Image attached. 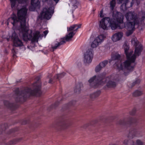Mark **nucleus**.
Instances as JSON below:
<instances>
[{"label": "nucleus", "mask_w": 145, "mask_h": 145, "mask_svg": "<svg viewBox=\"0 0 145 145\" xmlns=\"http://www.w3.org/2000/svg\"><path fill=\"white\" fill-rule=\"evenodd\" d=\"M22 139L21 138H15L9 141L5 144L6 145H14L20 141Z\"/></svg>", "instance_id": "393cba45"}, {"label": "nucleus", "mask_w": 145, "mask_h": 145, "mask_svg": "<svg viewBox=\"0 0 145 145\" xmlns=\"http://www.w3.org/2000/svg\"><path fill=\"white\" fill-rule=\"evenodd\" d=\"M26 123H24V122H23V124H26Z\"/></svg>", "instance_id": "680f3d73"}, {"label": "nucleus", "mask_w": 145, "mask_h": 145, "mask_svg": "<svg viewBox=\"0 0 145 145\" xmlns=\"http://www.w3.org/2000/svg\"><path fill=\"white\" fill-rule=\"evenodd\" d=\"M132 7L131 3L129 2L123 3L120 7V8L123 11L125 10L127 8H129Z\"/></svg>", "instance_id": "412c9836"}, {"label": "nucleus", "mask_w": 145, "mask_h": 145, "mask_svg": "<svg viewBox=\"0 0 145 145\" xmlns=\"http://www.w3.org/2000/svg\"><path fill=\"white\" fill-rule=\"evenodd\" d=\"M105 38L103 35H101L96 37L94 40L92 42L91 46L93 48H96L99 45V44L103 41Z\"/></svg>", "instance_id": "f8f14e48"}, {"label": "nucleus", "mask_w": 145, "mask_h": 145, "mask_svg": "<svg viewBox=\"0 0 145 145\" xmlns=\"http://www.w3.org/2000/svg\"><path fill=\"white\" fill-rule=\"evenodd\" d=\"M138 24H136V22H128L126 25V28L127 30H134L135 25H138Z\"/></svg>", "instance_id": "aec40b11"}, {"label": "nucleus", "mask_w": 145, "mask_h": 145, "mask_svg": "<svg viewBox=\"0 0 145 145\" xmlns=\"http://www.w3.org/2000/svg\"><path fill=\"white\" fill-rule=\"evenodd\" d=\"M118 25V22L110 20L108 17L103 18L100 21L99 27L104 30H107L108 27L110 26L112 30H115Z\"/></svg>", "instance_id": "39448f33"}, {"label": "nucleus", "mask_w": 145, "mask_h": 145, "mask_svg": "<svg viewBox=\"0 0 145 145\" xmlns=\"http://www.w3.org/2000/svg\"><path fill=\"white\" fill-rule=\"evenodd\" d=\"M115 80H116V79H114Z\"/></svg>", "instance_id": "69168bd1"}, {"label": "nucleus", "mask_w": 145, "mask_h": 145, "mask_svg": "<svg viewBox=\"0 0 145 145\" xmlns=\"http://www.w3.org/2000/svg\"><path fill=\"white\" fill-rule=\"evenodd\" d=\"M8 19H9V18L8 19V20H7V22H8L7 23V25H8V23H9V22H10V23H11V24L13 25L12 24L11 22H10V21H8Z\"/></svg>", "instance_id": "13d9d810"}, {"label": "nucleus", "mask_w": 145, "mask_h": 145, "mask_svg": "<svg viewBox=\"0 0 145 145\" xmlns=\"http://www.w3.org/2000/svg\"><path fill=\"white\" fill-rule=\"evenodd\" d=\"M47 2V3H51L52 2V0H45ZM57 4L60 0H53Z\"/></svg>", "instance_id": "37998d69"}, {"label": "nucleus", "mask_w": 145, "mask_h": 145, "mask_svg": "<svg viewBox=\"0 0 145 145\" xmlns=\"http://www.w3.org/2000/svg\"><path fill=\"white\" fill-rule=\"evenodd\" d=\"M112 61H115V64L117 67V65H120L121 63V59L120 55L117 52L113 53L111 55V59L110 62Z\"/></svg>", "instance_id": "9b49d317"}, {"label": "nucleus", "mask_w": 145, "mask_h": 145, "mask_svg": "<svg viewBox=\"0 0 145 145\" xmlns=\"http://www.w3.org/2000/svg\"><path fill=\"white\" fill-rule=\"evenodd\" d=\"M90 125L89 123H87L84 124L81 127L83 129H86Z\"/></svg>", "instance_id": "de8ad7c7"}, {"label": "nucleus", "mask_w": 145, "mask_h": 145, "mask_svg": "<svg viewBox=\"0 0 145 145\" xmlns=\"http://www.w3.org/2000/svg\"><path fill=\"white\" fill-rule=\"evenodd\" d=\"M58 46H59L57 44H56L54 46L52 47V48L53 49L52 51H53L54 49H56Z\"/></svg>", "instance_id": "8fccbe9b"}, {"label": "nucleus", "mask_w": 145, "mask_h": 145, "mask_svg": "<svg viewBox=\"0 0 145 145\" xmlns=\"http://www.w3.org/2000/svg\"><path fill=\"white\" fill-rule=\"evenodd\" d=\"M131 42L135 47L134 54L131 56L127 57V60L123 63H121L120 65H117V67L120 70H126L130 71H132L135 65V62L136 56H139L142 50V45H138L139 42L135 39L132 40Z\"/></svg>", "instance_id": "7ed1b4c3"}, {"label": "nucleus", "mask_w": 145, "mask_h": 145, "mask_svg": "<svg viewBox=\"0 0 145 145\" xmlns=\"http://www.w3.org/2000/svg\"><path fill=\"white\" fill-rule=\"evenodd\" d=\"M137 4H139L138 3V0H137Z\"/></svg>", "instance_id": "052dcab7"}, {"label": "nucleus", "mask_w": 145, "mask_h": 145, "mask_svg": "<svg viewBox=\"0 0 145 145\" xmlns=\"http://www.w3.org/2000/svg\"><path fill=\"white\" fill-rule=\"evenodd\" d=\"M13 40L14 45L16 47H20L23 46V44L21 40L18 37V35L15 32H14L12 34L11 37Z\"/></svg>", "instance_id": "9d476101"}, {"label": "nucleus", "mask_w": 145, "mask_h": 145, "mask_svg": "<svg viewBox=\"0 0 145 145\" xmlns=\"http://www.w3.org/2000/svg\"><path fill=\"white\" fill-rule=\"evenodd\" d=\"M116 4V0H112L110 3V9L113 10L114 9V7L115 6Z\"/></svg>", "instance_id": "2f4dec72"}, {"label": "nucleus", "mask_w": 145, "mask_h": 145, "mask_svg": "<svg viewBox=\"0 0 145 145\" xmlns=\"http://www.w3.org/2000/svg\"><path fill=\"white\" fill-rule=\"evenodd\" d=\"M102 69V68L101 67V65L99 64L96 67L95 69V71L96 72H99L101 71Z\"/></svg>", "instance_id": "58836bf2"}, {"label": "nucleus", "mask_w": 145, "mask_h": 145, "mask_svg": "<svg viewBox=\"0 0 145 145\" xmlns=\"http://www.w3.org/2000/svg\"><path fill=\"white\" fill-rule=\"evenodd\" d=\"M77 24H75L70 26L69 28H67V31H69L73 30L76 27Z\"/></svg>", "instance_id": "ea45409f"}, {"label": "nucleus", "mask_w": 145, "mask_h": 145, "mask_svg": "<svg viewBox=\"0 0 145 145\" xmlns=\"http://www.w3.org/2000/svg\"><path fill=\"white\" fill-rule=\"evenodd\" d=\"M129 121L130 123H135L136 121V120L134 118H130Z\"/></svg>", "instance_id": "c03bdc74"}, {"label": "nucleus", "mask_w": 145, "mask_h": 145, "mask_svg": "<svg viewBox=\"0 0 145 145\" xmlns=\"http://www.w3.org/2000/svg\"><path fill=\"white\" fill-rule=\"evenodd\" d=\"M11 4V7L13 9H17V5L16 4V1H17L19 3L24 4H27L28 0H10Z\"/></svg>", "instance_id": "dca6fc26"}, {"label": "nucleus", "mask_w": 145, "mask_h": 145, "mask_svg": "<svg viewBox=\"0 0 145 145\" xmlns=\"http://www.w3.org/2000/svg\"><path fill=\"white\" fill-rule=\"evenodd\" d=\"M59 104V102H57L56 103H55L54 104V107H56L58 106V105Z\"/></svg>", "instance_id": "864d4df0"}, {"label": "nucleus", "mask_w": 145, "mask_h": 145, "mask_svg": "<svg viewBox=\"0 0 145 145\" xmlns=\"http://www.w3.org/2000/svg\"><path fill=\"white\" fill-rule=\"evenodd\" d=\"M41 0H31V5L30 7L29 10L30 11H34L35 8L39 7Z\"/></svg>", "instance_id": "f3484780"}, {"label": "nucleus", "mask_w": 145, "mask_h": 145, "mask_svg": "<svg viewBox=\"0 0 145 145\" xmlns=\"http://www.w3.org/2000/svg\"><path fill=\"white\" fill-rule=\"evenodd\" d=\"M8 126L7 123H5L2 125L1 129H0V134L2 133L3 131H5L7 128Z\"/></svg>", "instance_id": "c756f323"}, {"label": "nucleus", "mask_w": 145, "mask_h": 145, "mask_svg": "<svg viewBox=\"0 0 145 145\" xmlns=\"http://www.w3.org/2000/svg\"><path fill=\"white\" fill-rule=\"evenodd\" d=\"M123 35V33L121 32H118L114 34L112 37V40L114 42H116L121 39Z\"/></svg>", "instance_id": "a211bd4d"}, {"label": "nucleus", "mask_w": 145, "mask_h": 145, "mask_svg": "<svg viewBox=\"0 0 145 145\" xmlns=\"http://www.w3.org/2000/svg\"><path fill=\"white\" fill-rule=\"evenodd\" d=\"M103 9H102L100 12L99 14L100 17L101 18L103 17L104 16V15L103 14Z\"/></svg>", "instance_id": "09e8293b"}, {"label": "nucleus", "mask_w": 145, "mask_h": 145, "mask_svg": "<svg viewBox=\"0 0 145 145\" xmlns=\"http://www.w3.org/2000/svg\"><path fill=\"white\" fill-rule=\"evenodd\" d=\"M74 34L73 33V32H71L66 35L65 38H64L61 39V40L57 44L59 46L65 43V40L67 41H69L72 38Z\"/></svg>", "instance_id": "4468645a"}, {"label": "nucleus", "mask_w": 145, "mask_h": 145, "mask_svg": "<svg viewBox=\"0 0 145 145\" xmlns=\"http://www.w3.org/2000/svg\"><path fill=\"white\" fill-rule=\"evenodd\" d=\"M126 121L125 119L120 120L118 121L117 122L118 125H123L126 123Z\"/></svg>", "instance_id": "7c9ffc66"}, {"label": "nucleus", "mask_w": 145, "mask_h": 145, "mask_svg": "<svg viewBox=\"0 0 145 145\" xmlns=\"http://www.w3.org/2000/svg\"><path fill=\"white\" fill-rule=\"evenodd\" d=\"M66 73L65 72H63L61 73L57 74L56 75V79H58V80H59L60 79L63 77L65 75Z\"/></svg>", "instance_id": "473e14b6"}, {"label": "nucleus", "mask_w": 145, "mask_h": 145, "mask_svg": "<svg viewBox=\"0 0 145 145\" xmlns=\"http://www.w3.org/2000/svg\"><path fill=\"white\" fill-rule=\"evenodd\" d=\"M127 21L128 22H136V24L139 23V20L137 14L134 12L129 11L127 12L125 15Z\"/></svg>", "instance_id": "0eeeda50"}, {"label": "nucleus", "mask_w": 145, "mask_h": 145, "mask_svg": "<svg viewBox=\"0 0 145 145\" xmlns=\"http://www.w3.org/2000/svg\"><path fill=\"white\" fill-rule=\"evenodd\" d=\"M81 26V24L77 25L76 26H77L78 27L76 29H75V30H74V32L75 31H76V32L78 29V28H80Z\"/></svg>", "instance_id": "3c124183"}, {"label": "nucleus", "mask_w": 145, "mask_h": 145, "mask_svg": "<svg viewBox=\"0 0 145 145\" xmlns=\"http://www.w3.org/2000/svg\"><path fill=\"white\" fill-rule=\"evenodd\" d=\"M74 34L73 33V32H71L66 35L65 38H64L61 39V40L57 44L59 46L65 43V40L67 41H69L72 38Z\"/></svg>", "instance_id": "2eb2a0df"}, {"label": "nucleus", "mask_w": 145, "mask_h": 145, "mask_svg": "<svg viewBox=\"0 0 145 145\" xmlns=\"http://www.w3.org/2000/svg\"><path fill=\"white\" fill-rule=\"evenodd\" d=\"M54 7L53 6L49 8H44L38 16L39 18L41 20L44 19L49 20L51 18L52 14L54 12Z\"/></svg>", "instance_id": "423d86ee"}, {"label": "nucleus", "mask_w": 145, "mask_h": 145, "mask_svg": "<svg viewBox=\"0 0 145 145\" xmlns=\"http://www.w3.org/2000/svg\"><path fill=\"white\" fill-rule=\"evenodd\" d=\"M83 86V84L81 83L77 84L74 89V91L77 94H79L81 91V88Z\"/></svg>", "instance_id": "b1692460"}, {"label": "nucleus", "mask_w": 145, "mask_h": 145, "mask_svg": "<svg viewBox=\"0 0 145 145\" xmlns=\"http://www.w3.org/2000/svg\"><path fill=\"white\" fill-rule=\"evenodd\" d=\"M4 105L7 107L12 108L14 106V103H10L8 101H4Z\"/></svg>", "instance_id": "cd10ccee"}, {"label": "nucleus", "mask_w": 145, "mask_h": 145, "mask_svg": "<svg viewBox=\"0 0 145 145\" xmlns=\"http://www.w3.org/2000/svg\"><path fill=\"white\" fill-rule=\"evenodd\" d=\"M43 33L44 34L45 36L48 33V31H45L43 32Z\"/></svg>", "instance_id": "5fc2aeb1"}, {"label": "nucleus", "mask_w": 145, "mask_h": 145, "mask_svg": "<svg viewBox=\"0 0 145 145\" xmlns=\"http://www.w3.org/2000/svg\"><path fill=\"white\" fill-rule=\"evenodd\" d=\"M123 143L125 145H136L133 140L131 139H125L123 141Z\"/></svg>", "instance_id": "bb28decb"}, {"label": "nucleus", "mask_w": 145, "mask_h": 145, "mask_svg": "<svg viewBox=\"0 0 145 145\" xmlns=\"http://www.w3.org/2000/svg\"><path fill=\"white\" fill-rule=\"evenodd\" d=\"M28 30H29V31H31V32H32V31L31 30H29V29H28ZM20 32V33H21L22 34V38L25 41H28V40H29L31 39V41L32 42H37L38 41V39L39 38V32H37V31L36 32L35 34H34L33 37L32 38V33H31V36H32L31 37L30 39H29L27 40H25L23 38L22 33L21 32Z\"/></svg>", "instance_id": "6ab92c4d"}, {"label": "nucleus", "mask_w": 145, "mask_h": 145, "mask_svg": "<svg viewBox=\"0 0 145 145\" xmlns=\"http://www.w3.org/2000/svg\"><path fill=\"white\" fill-rule=\"evenodd\" d=\"M142 133L141 131H138L136 129L132 128L129 131V133L127 135V137L130 139H132L135 137H140L142 136Z\"/></svg>", "instance_id": "1a4fd4ad"}, {"label": "nucleus", "mask_w": 145, "mask_h": 145, "mask_svg": "<svg viewBox=\"0 0 145 145\" xmlns=\"http://www.w3.org/2000/svg\"><path fill=\"white\" fill-rule=\"evenodd\" d=\"M129 0H117V2L118 4L126 3L129 2Z\"/></svg>", "instance_id": "79ce46f5"}, {"label": "nucleus", "mask_w": 145, "mask_h": 145, "mask_svg": "<svg viewBox=\"0 0 145 145\" xmlns=\"http://www.w3.org/2000/svg\"><path fill=\"white\" fill-rule=\"evenodd\" d=\"M124 74L125 75H126V73H125L124 72Z\"/></svg>", "instance_id": "bf43d9fd"}, {"label": "nucleus", "mask_w": 145, "mask_h": 145, "mask_svg": "<svg viewBox=\"0 0 145 145\" xmlns=\"http://www.w3.org/2000/svg\"><path fill=\"white\" fill-rule=\"evenodd\" d=\"M123 47L124 48V51L126 57L131 56V55L133 53V51H131L129 52H128L129 49V46L127 45L126 44H124Z\"/></svg>", "instance_id": "4be33fe9"}, {"label": "nucleus", "mask_w": 145, "mask_h": 145, "mask_svg": "<svg viewBox=\"0 0 145 145\" xmlns=\"http://www.w3.org/2000/svg\"><path fill=\"white\" fill-rule=\"evenodd\" d=\"M136 143L138 145H143V142L139 140H137L136 141Z\"/></svg>", "instance_id": "a18cd8bd"}, {"label": "nucleus", "mask_w": 145, "mask_h": 145, "mask_svg": "<svg viewBox=\"0 0 145 145\" xmlns=\"http://www.w3.org/2000/svg\"><path fill=\"white\" fill-rule=\"evenodd\" d=\"M73 33H76V32H75V33H74V31H73ZM74 35H75V34H74Z\"/></svg>", "instance_id": "0e129e2a"}, {"label": "nucleus", "mask_w": 145, "mask_h": 145, "mask_svg": "<svg viewBox=\"0 0 145 145\" xmlns=\"http://www.w3.org/2000/svg\"><path fill=\"white\" fill-rule=\"evenodd\" d=\"M54 82L53 81V80L52 78H50L48 82V83H49L52 84L54 83Z\"/></svg>", "instance_id": "603ef678"}, {"label": "nucleus", "mask_w": 145, "mask_h": 145, "mask_svg": "<svg viewBox=\"0 0 145 145\" xmlns=\"http://www.w3.org/2000/svg\"><path fill=\"white\" fill-rule=\"evenodd\" d=\"M134 30H128V31L126 33V35L127 36H129L131 35Z\"/></svg>", "instance_id": "a19ab883"}, {"label": "nucleus", "mask_w": 145, "mask_h": 145, "mask_svg": "<svg viewBox=\"0 0 145 145\" xmlns=\"http://www.w3.org/2000/svg\"><path fill=\"white\" fill-rule=\"evenodd\" d=\"M100 94L101 91H96L90 95V98L92 100H94L99 96Z\"/></svg>", "instance_id": "5701e85b"}, {"label": "nucleus", "mask_w": 145, "mask_h": 145, "mask_svg": "<svg viewBox=\"0 0 145 145\" xmlns=\"http://www.w3.org/2000/svg\"><path fill=\"white\" fill-rule=\"evenodd\" d=\"M136 109L134 108L130 112V114L131 115H134L136 112Z\"/></svg>", "instance_id": "49530a36"}, {"label": "nucleus", "mask_w": 145, "mask_h": 145, "mask_svg": "<svg viewBox=\"0 0 145 145\" xmlns=\"http://www.w3.org/2000/svg\"><path fill=\"white\" fill-rule=\"evenodd\" d=\"M138 24H141L142 25H145V16H143L141 18L140 21H139V23Z\"/></svg>", "instance_id": "4c0bfd02"}, {"label": "nucleus", "mask_w": 145, "mask_h": 145, "mask_svg": "<svg viewBox=\"0 0 145 145\" xmlns=\"http://www.w3.org/2000/svg\"><path fill=\"white\" fill-rule=\"evenodd\" d=\"M93 56V50L91 49H88L84 54V63H90Z\"/></svg>", "instance_id": "6e6552de"}, {"label": "nucleus", "mask_w": 145, "mask_h": 145, "mask_svg": "<svg viewBox=\"0 0 145 145\" xmlns=\"http://www.w3.org/2000/svg\"><path fill=\"white\" fill-rule=\"evenodd\" d=\"M62 123L63 125L65 126L66 127H67L70 125V123L67 119L63 120L62 121Z\"/></svg>", "instance_id": "72a5a7b5"}, {"label": "nucleus", "mask_w": 145, "mask_h": 145, "mask_svg": "<svg viewBox=\"0 0 145 145\" xmlns=\"http://www.w3.org/2000/svg\"><path fill=\"white\" fill-rule=\"evenodd\" d=\"M112 16L114 21L118 23H121L123 22V16L122 14L119 12H113Z\"/></svg>", "instance_id": "ddd939ff"}, {"label": "nucleus", "mask_w": 145, "mask_h": 145, "mask_svg": "<svg viewBox=\"0 0 145 145\" xmlns=\"http://www.w3.org/2000/svg\"><path fill=\"white\" fill-rule=\"evenodd\" d=\"M79 3L76 0H72L70 1L69 5L70 6H72V8L75 9L78 7Z\"/></svg>", "instance_id": "a878e982"}, {"label": "nucleus", "mask_w": 145, "mask_h": 145, "mask_svg": "<svg viewBox=\"0 0 145 145\" xmlns=\"http://www.w3.org/2000/svg\"><path fill=\"white\" fill-rule=\"evenodd\" d=\"M105 77V75L103 74H101L97 76H94L89 80L90 86L91 87L96 88L100 85H103L106 82L108 81L106 85L107 87L114 88L116 86V83L112 81L114 79L113 77L110 76L106 78Z\"/></svg>", "instance_id": "20e7f679"}, {"label": "nucleus", "mask_w": 145, "mask_h": 145, "mask_svg": "<svg viewBox=\"0 0 145 145\" xmlns=\"http://www.w3.org/2000/svg\"><path fill=\"white\" fill-rule=\"evenodd\" d=\"M142 94V91L137 90L133 93V96L137 97L141 95Z\"/></svg>", "instance_id": "c85d7f7f"}, {"label": "nucleus", "mask_w": 145, "mask_h": 145, "mask_svg": "<svg viewBox=\"0 0 145 145\" xmlns=\"http://www.w3.org/2000/svg\"><path fill=\"white\" fill-rule=\"evenodd\" d=\"M119 24L118 27L120 29H122L125 27L126 28V25H125V23H123V21L121 23H118Z\"/></svg>", "instance_id": "e433bc0d"}, {"label": "nucleus", "mask_w": 145, "mask_h": 145, "mask_svg": "<svg viewBox=\"0 0 145 145\" xmlns=\"http://www.w3.org/2000/svg\"><path fill=\"white\" fill-rule=\"evenodd\" d=\"M140 80L139 79H137L136 80L135 82L132 83L131 86H129V87L132 88L135 85L139 84L140 83Z\"/></svg>", "instance_id": "c9c22d12"}, {"label": "nucleus", "mask_w": 145, "mask_h": 145, "mask_svg": "<svg viewBox=\"0 0 145 145\" xmlns=\"http://www.w3.org/2000/svg\"><path fill=\"white\" fill-rule=\"evenodd\" d=\"M74 101H73V102H71L69 103V104H70V105H73V103H74Z\"/></svg>", "instance_id": "4d7b16f0"}, {"label": "nucleus", "mask_w": 145, "mask_h": 145, "mask_svg": "<svg viewBox=\"0 0 145 145\" xmlns=\"http://www.w3.org/2000/svg\"><path fill=\"white\" fill-rule=\"evenodd\" d=\"M108 61L107 60H105L101 62L99 64L101 65V67H102L103 68L105 67L108 64Z\"/></svg>", "instance_id": "f704fd0d"}, {"label": "nucleus", "mask_w": 145, "mask_h": 145, "mask_svg": "<svg viewBox=\"0 0 145 145\" xmlns=\"http://www.w3.org/2000/svg\"><path fill=\"white\" fill-rule=\"evenodd\" d=\"M14 129H11L10 130V132L9 133V134H10V133H12L14 132Z\"/></svg>", "instance_id": "6e6d98bb"}, {"label": "nucleus", "mask_w": 145, "mask_h": 145, "mask_svg": "<svg viewBox=\"0 0 145 145\" xmlns=\"http://www.w3.org/2000/svg\"><path fill=\"white\" fill-rule=\"evenodd\" d=\"M7 40L8 41L9 40V39H7Z\"/></svg>", "instance_id": "e2e57ef3"}, {"label": "nucleus", "mask_w": 145, "mask_h": 145, "mask_svg": "<svg viewBox=\"0 0 145 145\" xmlns=\"http://www.w3.org/2000/svg\"><path fill=\"white\" fill-rule=\"evenodd\" d=\"M27 10L26 8H22L18 10V17L16 14H13L8 19V21L11 22L13 26L18 25H20V27L19 29V31L22 33L23 39L25 40L30 39L32 37L31 31H29L28 28L26 25L25 16Z\"/></svg>", "instance_id": "f257e3e1"}, {"label": "nucleus", "mask_w": 145, "mask_h": 145, "mask_svg": "<svg viewBox=\"0 0 145 145\" xmlns=\"http://www.w3.org/2000/svg\"><path fill=\"white\" fill-rule=\"evenodd\" d=\"M40 78L37 77L36 78L37 81L33 85V90L26 87L22 91H20L19 88H16L15 91L14 98L17 102H23L24 101L26 98L30 95H40L41 93L40 90V83L39 82Z\"/></svg>", "instance_id": "f03ea898"}]
</instances>
